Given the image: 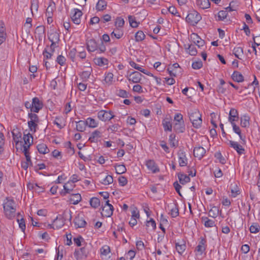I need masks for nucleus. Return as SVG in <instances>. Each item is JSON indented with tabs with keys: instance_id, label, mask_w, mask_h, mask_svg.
<instances>
[{
	"instance_id": "obj_62",
	"label": "nucleus",
	"mask_w": 260,
	"mask_h": 260,
	"mask_svg": "<svg viewBox=\"0 0 260 260\" xmlns=\"http://www.w3.org/2000/svg\"><path fill=\"white\" fill-rule=\"evenodd\" d=\"M117 94L120 97L126 98L128 97V94L126 90L123 89H119V90H118Z\"/></svg>"
},
{
	"instance_id": "obj_11",
	"label": "nucleus",
	"mask_w": 260,
	"mask_h": 260,
	"mask_svg": "<svg viewBox=\"0 0 260 260\" xmlns=\"http://www.w3.org/2000/svg\"><path fill=\"white\" fill-rule=\"evenodd\" d=\"M178 161L180 167H185L187 165V158L185 153L183 150H180L178 152Z\"/></svg>"
},
{
	"instance_id": "obj_2",
	"label": "nucleus",
	"mask_w": 260,
	"mask_h": 260,
	"mask_svg": "<svg viewBox=\"0 0 260 260\" xmlns=\"http://www.w3.org/2000/svg\"><path fill=\"white\" fill-rule=\"evenodd\" d=\"M174 120L175 121L173 126L174 131L179 133H183L185 130L183 115L180 113L176 114Z\"/></svg>"
},
{
	"instance_id": "obj_30",
	"label": "nucleus",
	"mask_w": 260,
	"mask_h": 260,
	"mask_svg": "<svg viewBox=\"0 0 260 260\" xmlns=\"http://www.w3.org/2000/svg\"><path fill=\"white\" fill-rule=\"evenodd\" d=\"M53 222L56 229H60L64 225V221L62 218L58 216L53 220Z\"/></svg>"
},
{
	"instance_id": "obj_37",
	"label": "nucleus",
	"mask_w": 260,
	"mask_h": 260,
	"mask_svg": "<svg viewBox=\"0 0 260 260\" xmlns=\"http://www.w3.org/2000/svg\"><path fill=\"white\" fill-rule=\"evenodd\" d=\"M94 62L98 66H103L108 64V60L105 58L99 57L95 58L94 59Z\"/></svg>"
},
{
	"instance_id": "obj_53",
	"label": "nucleus",
	"mask_w": 260,
	"mask_h": 260,
	"mask_svg": "<svg viewBox=\"0 0 260 260\" xmlns=\"http://www.w3.org/2000/svg\"><path fill=\"white\" fill-rule=\"evenodd\" d=\"M260 226L257 223H253L250 227V231L252 233H257L259 231Z\"/></svg>"
},
{
	"instance_id": "obj_28",
	"label": "nucleus",
	"mask_w": 260,
	"mask_h": 260,
	"mask_svg": "<svg viewBox=\"0 0 260 260\" xmlns=\"http://www.w3.org/2000/svg\"><path fill=\"white\" fill-rule=\"evenodd\" d=\"M178 177L180 183L182 184H184L187 182H189L190 180L188 176L182 173H179L178 174Z\"/></svg>"
},
{
	"instance_id": "obj_36",
	"label": "nucleus",
	"mask_w": 260,
	"mask_h": 260,
	"mask_svg": "<svg viewBox=\"0 0 260 260\" xmlns=\"http://www.w3.org/2000/svg\"><path fill=\"white\" fill-rule=\"evenodd\" d=\"M220 84L217 87V91L220 94H224L225 92L226 88L223 87L225 82L222 79H220Z\"/></svg>"
},
{
	"instance_id": "obj_51",
	"label": "nucleus",
	"mask_w": 260,
	"mask_h": 260,
	"mask_svg": "<svg viewBox=\"0 0 260 260\" xmlns=\"http://www.w3.org/2000/svg\"><path fill=\"white\" fill-rule=\"evenodd\" d=\"M128 18L129 24L132 27L136 28L138 26L139 23L136 21L134 16L129 15Z\"/></svg>"
},
{
	"instance_id": "obj_32",
	"label": "nucleus",
	"mask_w": 260,
	"mask_h": 260,
	"mask_svg": "<svg viewBox=\"0 0 260 260\" xmlns=\"http://www.w3.org/2000/svg\"><path fill=\"white\" fill-rule=\"evenodd\" d=\"M92 72V68L91 67H88L85 71H83L80 74L82 79L87 80L89 78L91 73Z\"/></svg>"
},
{
	"instance_id": "obj_40",
	"label": "nucleus",
	"mask_w": 260,
	"mask_h": 260,
	"mask_svg": "<svg viewBox=\"0 0 260 260\" xmlns=\"http://www.w3.org/2000/svg\"><path fill=\"white\" fill-rule=\"evenodd\" d=\"M107 7V2L104 0H99L98 2L96 8L98 11H103Z\"/></svg>"
},
{
	"instance_id": "obj_35",
	"label": "nucleus",
	"mask_w": 260,
	"mask_h": 260,
	"mask_svg": "<svg viewBox=\"0 0 260 260\" xmlns=\"http://www.w3.org/2000/svg\"><path fill=\"white\" fill-rule=\"evenodd\" d=\"M90 204L92 208L96 209L100 206V201L98 198L93 197L90 200Z\"/></svg>"
},
{
	"instance_id": "obj_59",
	"label": "nucleus",
	"mask_w": 260,
	"mask_h": 260,
	"mask_svg": "<svg viewBox=\"0 0 260 260\" xmlns=\"http://www.w3.org/2000/svg\"><path fill=\"white\" fill-rule=\"evenodd\" d=\"M56 61L60 66H63L66 61V58L62 55H59L56 58Z\"/></svg>"
},
{
	"instance_id": "obj_9",
	"label": "nucleus",
	"mask_w": 260,
	"mask_h": 260,
	"mask_svg": "<svg viewBox=\"0 0 260 260\" xmlns=\"http://www.w3.org/2000/svg\"><path fill=\"white\" fill-rule=\"evenodd\" d=\"M71 19L73 22L76 24H79L81 22V17L82 15L81 11L78 9H74L72 12Z\"/></svg>"
},
{
	"instance_id": "obj_55",
	"label": "nucleus",
	"mask_w": 260,
	"mask_h": 260,
	"mask_svg": "<svg viewBox=\"0 0 260 260\" xmlns=\"http://www.w3.org/2000/svg\"><path fill=\"white\" fill-rule=\"evenodd\" d=\"M37 122L29 120L28 121V126L31 132H35L38 125Z\"/></svg>"
},
{
	"instance_id": "obj_57",
	"label": "nucleus",
	"mask_w": 260,
	"mask_h": 260,
	"mask_svg": "<svg viewBox=\"0 0 260 260\" xmlns=\"http://www.w3.org/2000/svg\"><path fill=\"white\" fill-rule=\"evenodd\" d=\"M218 19L219 20H223L224 19L226 18L228 15V12L227 11L222 10L218 12Z\"/></svg>"
},
{
	"instance_id": "obj_54",
	"label": "nucleus",
	"mask_w": 260,
	"mask_h": 260,
	"mask_svg": "<svg viewBox=\"0 0 260 260\" xmlns=\"http://www.w3.org/2000/svg\"><path fill=\"white\" fill-rule=\"evenodd\" d=\"M55 8V4H50L46 9V16H52L53 11Z\"/></svg>"
},
{
	"instance_id": "obj_8",
	"label": "nucleus",
	"mask_w": 260,
	"mask_h": 260,
	"mask_svg": "<svg viewBox=\"0 0 260 260\" xmlns=\"http://www.w3.org/2000/svg\"><path fill=\"white\" fill-rule=\"evenodd\" d=\"M31 112L38 113L43 108V103L37 97L32 99Z\"/></svg>"
},
{
	"instance_id": "obj_41",
	"label": "nucleus",
	"mask_w": 260,
	"mask_h": 260,
	"mask_svg": "<svg viewBox=\"0 0 260 260\" xmlns=\"http://www.w3.org/2000/svg\"><path fill=\"white\" fill-rule=\"evenodd\" d=\"M123 35V33L121 29H118V28H116L111 34V36L112 38L115 37L117 39H120L122 37Z\"/></svg>"
},
{
	"instance_id": "obj_16",
	"label": "nucleus",
	"mask_w": 260,
	"mask_h": 260,
	"mask_svg": "<svg viewBox=\"0 0 260 260\" xmlns=\"http://www.w3.org/2000/svg\"><path fill=\"white\" fill-rule=\"evenodd\" d=\"M206 153V150L201 146L196 147L193 150V155L196 157L201 159Z\"/></svg>"
},
{
	"instance_id": "obj_27",
	"label": "nucleus",
	"mask_w": 260,
	"mask_h": 260,
	"mask_svg": "<svg viewBox=\"0 0 260 260\" xmlns=\"http://www.w3.org/2000/svg\"><path fill=\"white\" fill-rule=\"evenodd\" d=\"M232 77L235 81L238 82H241L244 81V77L242 74L238 71H234L232 74Z\"/></svg>"
},
{
	"instance_id": "obj_3",
	"label": "nucleus",
	"mask_w": 260,
	"mask_h": 260,
	"mask_svg": "<svg viewBox=\"0 0 260 260\" xmlns=\"http://www.w3.org/2000/svg\"><path fill=\"white\" fill-rule=\"evenodd\" d=\"M202 19L201 15L197 11H190L186 17V22L191 25H196Z\"/></svg>"
},
{
	"instance_id": "obj_46",
	"label": "nucleus",
	"mask_w": 260,
	"mask_h": 260,
	"mask_svg": "<svg viewBox=\"0 0 260 260\" xmlns=\"http://www.w3.org/2000/svg\"><path fill=\"white\" fill-rule=\"evenodd\" d=\"M86 122L80 120L77 122L76 129L79 132H83L85 129Z\"/></svg>"
},
{
	"instance_id": "obj_49",
	"label": "nucleus",
	"mask_w": 260,
	"mask_h": 260,
	"mask_svg": "<svg viewBox=\"0 0 260 260\" xmlns=\"http://www.w3.org/2000/svg\"><path fill=\"white\" fill-rule=\"evenodd\" d=\"M232 196L234 198H235L238 194L240 193L239 190L238 189V187L237 185L232 184L230 186Z\"/></svg>"
},
{
	"instance_id": "obj_52",
	"label": "nucleus",
	"mask_w": 260,
	"mask_h": 260,
	"mask_svg": "<svg viewBox=\"0 0 260 260\" xmlns=\"http://www.w3.org/2000/svg\"><path fill=\"white\" fill-rule=\"evenodd\" d=\"M145 35L142 31H138L135 35V39L137 42L142 41L145 39Z\"/></svg>"
},
{
	"instance_id": "obj_24",
	"label": "nucleus",
	"mask_w": 260,
	"mask_h": 260,
	"mask_svg": "<svg viewBox=\"0 0 260 260\" xmlns=\"http://www.w3.org/2000/svg\"><path fill=\"white\" fill-rule=\"evenodd\" d=\"M113 78L114 75L112 73H106L104 83L108 86L112 85L113 82Z\"/></svg>"
},
{
	"instance_id": "obj_34",
	"label": "nucleus",
	"mask_w": 260,
	"mask_h": 260,
	"mask_svg": "<svg viewBox=\"0 0 260 260\" xmlns=\"http://www.w3.org/2000/svg\"><path fill=\"white\" fill-rule=\"evenodd\" d=\"M86 124L90 127L94 128L98 126V122L92 118H88L86 120Z\"/></svg>"
},
{
	"instance_id": "obj_12",
	"label": "nucleus",
	"mask_w": 260,
	"mask_h": 260,
	"mask_svg": "<svg viewBox=\"0 0 260 260\" xmlns=\"http://www.w3.org/2000/svg\"><path fill=\"white\" fill-rule=\"evenodd\" d=\"M102 133L99 130H95L90 135L88 141L91 143H97L102 138Z\"/></svg>"
},
{
	"instance_id": "obj_18",
	"label": "nucleus",
	"mask_w": 260,
	"mask_h": 260,
	"mask_svg": "<svg viewBox=\"0 0 260 260\" xmlns=\"http://www.w3.org/2000/svg\"><path fill=\"white\" fill-rule=\"evenodd\" d=\"M74 222L77 228H84L86 224V222L84 218L79 215L75 217Z\"/></svg>"
},
{
	"instance_id": "obj_42",
	"label": "nucleus",
	"mask_w": 260,
	"mask_h": 260,
	"mask_svg": "<svg viewBox=\"0 0 260 260\" xmlns=\"http://www.w3.org/2000/svg\"><path fill=\"white\" fill-rule=\"evenodd\" d=\"M115 168L116 173L118 174L124 173L126 171V169L123 165H116Z\"/></svg>"
},
{
	"instance_id": "obj_1",
	"label": "nucleus",
	"mask_w": 260,
	"mask_h": 260,
	"mask_svg": "<svg viewBox=\"0 0 260 260\" xmlns=\"http://www.w3.org/2000/svg\"><path fill=\"white\" fill-rule=\"evenodd\" d=\"M4 212L6 217L9 219H13L16 216V208L14 201L7 198L3 203Z\"/></svg>"
},
{
	"instance_id": "obj_17",
	"label": "nucleus",
	"mask_w": 260,
	"mask_h": 260,
	"mask_svg": "<svg viewBox=\"0 0 260 260\" xmlns=\"http://www.w3.org/2000/svg\"><path fill=\"white\" fill-rule=\"evenodd\" d=\"M229 144L232 148H233L239 154H243L244 152V149L243 147L238 144V142L233 141H230Z\"/></svg>"
},
{
	"instance_id": "obj_25",
	"label": "nucleus",
	"mask_w": 260,
	"mask_h": 260,
	"mask_svg": "<svg viewBox=\"0 0 260 260\" xmlns=\"http://www.w3.org/2000/svg\"><path fill=\"white\" fill-rule=\"evenodd\" d=\"M48 39L50 42H58L59 35L55 31H52L48 34Z\"/></svg>"
},
{
	"instance_id": "obj_20",
	"label": "nucleus",
	"mask_w": 260,
	"mask_h": 260,
	"mask_svg": "<svg viewBox=\"0 0 260 260\" xmlns=\"http://www.w3.org/2000/svg\"><path fill=\"white\" fill-rule=\"evenodd\" d=\"M179 68L178 63H175L173 64H170L168 68V71L171 76L175 77L177 74V70Z\"/></svg>"
},
{
	"instance_id": "obj_56",
	"label": "nucleus",
	"mask_w": 260,
	"mask_h": 260,
	"mask_svg": "<svg viewBox=\"0 0 260 260\" xmlns=\"http://www.w3.org/2000/svg\"><path fill=\"white\" fill-rule=\"evenodd\" d=\"M110 252V247L108 245H105L101 248V253L102 255H107Z\"/></svg>"
},
{
	"instance_id": "obj_4",
	"label": "nucleus",
	"mask_w": 260,
	"mask_h": 260,
	"mask_svg": "<svg viewBox=\"0 0 260 260\" xmlns=\"http://www.w3.org/2000/svg\"><path fill=\"white\" fill-rule=\"evenodd\" d=\"M190 120L192 122L194 127L198 128L201 126L202 120L201 114L199 111L196 110L190 114L189 116Z\"/></svg>"
},
{
	"instance_id": "obj_33",
	"label": "nucleus",
	"mask_w": 260,
	"mask_h": 260,
	"mask_svg": "<svg viewBox=\"0 0 260 260\" xmlns=\"http://www.w3.org/2000/svg\"><path fill=\"white\" fill-rule=\"evenodd\" d=\"M249 117L247 115H244L241 117V125L243 127H246L249 125Z\"/></svg>"
},
{
	"instance_id": "obj_10",
	"label": "nucleus",
	"mask_w": 260,
	"mask_h": 260,
	"mask_svg": "<svg viewBox=\"0 0 260 260\" xmlns=\"http://www.w3.org/2000/svg\"><path fill=\"white\" fill-rule=\"evenodd\" d=\"M206 240L204 238H201L198 245L196 248L198 255H202L206 249Z\"/></svg>"
},
{
	"instance_id": "obj_43",
	"label": "nucleus",
	"mask_w": 260,
	"mask_h": 260,
	"mask_svg": "<svg viewBox=\"0 0 260 260\" xmlns=\"http://www.w3.org/2000/svg\"><path fill=\"white\" fill-rule=\"evenodd\" d=\"M231 124L233 126V129L234 132L239 136V137L241 140L244 141L245 138H243V137L241 135V129H240L239 126H237L235 122L232 123H231Z\"/></svg>"
},
{
	"instance_id": "obj_21",
	"label": "nucleus",
	"mask_w": 260,
	"mask_h": 260,
	"mask_svg": "<svg viewBox=\"0 0 260 260\" xmlns=\"http://www.w3.org/2000/svg\"><path fill=\"white\" fill-rule=\"evenodd\" d=\"M201 220L202 222H204V224L206 228H212L215 226V221L212 219H209L207 217H202Z\"/></svg>"
},
{
	"instance_id": "obj_38",
	"label": "nucleus",
	"mask_w": 260,
	"mask_h": 260,
	"mask_svg": "<svg viewBox=\"0 0 260 260\" xmlns=\"http://www.w3.org/2000/svg\"><path fill=\"white\" fill-rule=\"evenodd\" d=\"M233 54L235 55L236 57L241 59L240 56L243 54V48L240 47H235L233 49Z\"/></svg>"
},
{
	"instance_id": "obj_7",
	"label": "nucleus",
	"mask_w": 260,
	"mask_h": 260,
	"mask_svg": "<svg viewBox=\"0 0 260 260\" xmlns=\"http://www.w3.org/2000/svg\"><path fill=\"white\" fill-rule=\"evenodd\" d=\"M142 75L139 72L135 71L127 75L128 80L133 83H140Z\"/></svg>"
},
{
	"instance_id": "obj_50",
	"label": "nucleus",
	"mask_w": 260,
	"mask_h": 260,
	"mask_svg": "<svg viewBox=\"0 0 260 260\" xmlns=\"http://www.w3.org/2000/svg\"><path fill=\"white\" fill-rule=\"evenodd\" d=\"M146 225L148 228H150V230L151 231H154L156 229L155 222L152 218H151L149 220L147 221Z\"/></svg>"
},
{
	"instance_id": "obj_63",
	"label": "nucleus",
	"mask_w": 260,
	"mask_h": 260,
	"mask_svg": "<svg viewBox=\"0 0 260 260\" xmlns=\"http://www.w3.org/2000/svg\"><path fill=\"white\" fill-rule=\"evenodd\" d=\"M215 156L218 159L220 163L224 164L225 163V159L222 156L220 152H217L215 154Z\"/></svg>"
},
{
	"instance_id": "obj_44",
	"label": "nucleus",
	"mask_w": 260,
	"mask_h": 260,
	"mask_svg": "<svg viewBox=\"0 0 260 260\" xmlns=\"http://www.w3.org/2000/svg\"><path fill=\"white\" fill-rule=\"evenodd\" d=\"M53 123L61 129L64 127L65 124L63 122V119L61 117H56L53 121Z\"/></svg>"
},
{
	"instance_id": "obj_22",
	"label": "nucleus",
	"mask_w": 260,
	"mask_h": 260,
	"mask_svg": "<svg viewBox=\"0 0 260 260\" xmlns=\"http://www.w3.org/2000/svg\"><path fill=\"white\" fill-rule=\"evenodd\" d=\"M196 4L202 9L209 8L210 6V3L209 0H197Z\"/></svg>"
},
{
	"instance_id": "obj_64",
	"label": "nucleus",
	"mask_w": 260,
	"mask_h": 260,
	"mask_svg": "<svg viewBox=\"0 0 260 260\" xmlns=\"http://www.w3.org/2000/svg\"><path fill=\"white\" fill-rule=\"evenodd\" d=\"M118 182L121 186H123L127 183V180L124 176H120L118 178Z\"/></svg>"
},
{
	"instance_id": "obj_61",
	"label": "nucleus",
	"mask_w": 260,
	"mask_h": 260,
	"mask_svg": "<svg viewBox=\"0 0 260 260\" xmlns=\"http://www.w3.org/2000/svg\"><path fill=\"white\" fill-rule=\"evenodd\" d=\"M124 24V21L123 18L121 17H117L115 21V25L116 26L121 27Z\"/></svg>"
},
{
	"instance_id": "obj_60",
	"label": "nucleus",
	"mask_w": 260,
	"mask_h": 260,
	"mask_svg": "<svg viewBox=\"0 0 260 260\" xmlns=\"http://www.w3.org/2000/svg\"><path fill=\"white\" fill-rule=\"evenodd\" d=\"M215 211H218V210L215 207H214L213 208L209 210V216L213 218H216L218 215V213Z\"/></svg>"
},
{
	"instance_id": "obj_48",
	"label": "nucleus",
	"mask_w": 260,
	"mask_h": 260,
	"mask_svg": "<svg viewBox=\"0 0 260 260\" xmlns=\"http://www.w3.org/2000/svg\"><path fill=\"white\" fill-rule=\"evenodd\" d=\"M186 248V245L184 243L179 244V243H176V250L179 254H182Z\"/></svg>"
},
{
	"instance_id": "obj_14",
	"label": "nucleus",
	"mask_w": 260,
	"mask_h": 260,
	"mask_svg": "<svg viewBox=\"0 0 260 260\" xmlns=\"http://www.w3.org/2000/svg\"><path fill=\"white\" fill-rule=\"evenodd\" d=\"M147 168L153 173H155L159 171V169L155 162L153 160H148L146 162Z\"/></svg>"
},
{
	"instance_id": "obj_5",
	"label": "nucleus",
	"mask_w": 260,
	"mask_h": 260,
	"mask_svg": "<svg viewBox=\"0 0 260 260\" xmlns=\"http://www.w3.org/2000/svg\"><path fill=\"white\" fill-rule=\"evenodd\" d=\"M98 117L101 120L106 121L114 118V115L111 111L101 110L98 113Z\"/></svg>"
},
{
	"instance_id": "obj_31",
	"label": "nucleus",
	"mask_w": 260,
	"mask_h": 260,
	"mask_svg": "<svg viewBox=\"0 0 260 260\" xmlns=\"http://www.w3.org/2000/svg\"><path fill=\"white\" fill-rule=\"evenodd\" d=\"M23 140L24 142L23 145H29V147H30L32 143L33 138L30 134H24L23 136Z\"/></svg>"
},
{
	"instance_id": "obj_23",
	"label": "nucleus",
	"mask_w": 260,
	"mask_h": 260,
	"mask_svg": "<svg viewBox=\"0 0 260 260\" xmlns=\"http://www.w3.org/2000/svg\"><path fill=\"white\" fill-rule=\"evenodd\" d=\"M162 125L165 131L171 132L172 131V124L171 119L168 118H166L162 121Z\"/></svg>"
},
{
	"instance_id": "obj_6",
	"label": "nucleus",
	"mask_w": 260,
	"mask_h": 260,
	"mask_svg": "<svg viewBox=\"0 0 260 260\" xmlns=\"http://www.w3.org/2000/svg\"><path fill=\"white\" fill-rule=\"evenodd\" d=\"M113 207L109 203V201H107L104 206H102V215L105 217H110L113 214Z\"/></svg>"
},
{
	"instance_id": "obj_58",
	"label": "nucleus",
	"mask_w": 260,
	"mask_h": 260,
	"mask_svg": "<svg viewBox=\"0 0 260 260\" xmlns=\"http://www.w3.org/2000/svg\"><path fill=\"white\" fill-rule=\"evenodd\" d=\"M70 183V181H69L67 183L63 185V189L64 190V192L62 193L63 195H65L67 193H69L73 189V186L70 187V186H68L69 184Z\"/></svg>"
},
{
	"instance_id": "obj_45",
	"label": "nucleus",
	"mask_w": 260,
	"mask_h": 260,
	"mask_svg": "<svg viewBox=\"0 0 260 260\" xmlns=\"http://www.w3.org/2000/svg\"><path fill=\"white\" fill-rule=\"evenodd\" d=\"M113 182V177L111 175H107L106 177L103 179L101 183L105 185H109L112 184Z\"/></svg>"
},
{
	"instance_id": "obj_19",
	"label": "nucleus",
	"mask_w": 260,
	"mask_h": 260,
	"mask_svg": "<svg viewBox=\"0 0 260 260\" xmlns=\"http://www.w3.org/2000/svg\"><path fill=\"white\" fill-rule=\"evenodd\" d=\"M87 49L89 52H93L98 49V45L93 39L88 40L87 43Z\"/></svg>"
},
{
	"instance_id": "obj_13",
	"label": "nucleus",
	"mask_w": 260,
	"mask_h": 260,
	"mask_svg": "<svg viewBox=\"0 0 260 260\" xmlns=\"http://www.w3.org/2000/svg\"><path fill=\"white\" fill-rule=\"evenodd\" d=\"M238 120L239 114L238 111L234 108H232L229 113V121L231 123H232L238 121Z\"/></svg>"
},
{
	"instance_id": "obj_47",
	"label": "nucleus",
	"mask_w": 260,
	"mask_h": 260,
	"mask_svg": "<svg viewBox=\"0 0 260 260\" xmlns=\"http://www.w3.org/2000/svg\"><path fill=\"white\" fill-rule=\"evenodd\" d=\"M170 214L173 218L176 217L179 215V209L177 204H174V207L172 208L170 211Z\"/></svg>"
},
{
	"instance_id": "obj_26",
	"label": "nucleus",
	"mask_w": 260,
	"mask_h": 260,
	"mask_svg": "<svg viewBox=\"0 0 260 260\" xmlns=\"http://www.w3.org/2000/svg\"><path fill=\"white\" fill-rule=\"evenodd\" d=\"M81 200V196L79 193L73 194L71 196L70 201L74 205L78 204Z\"/></svg>"
},
{
	"instance_id": "obj_39",
	"label": "nucleus",
	"mask_w": 260,
	"mask_h": 260,
	"mask_svg": "<svg viewBox=\"0 0 260 260\" xmlns=\"http://www.w3.org/2000/svg\"><path fill=\"white\" fill-rule=\"evenodd\" d=\"M20 216V214L19 213L17 214V221L19 224V226L22 230V231L24 232L25 230V223L24 220L23 218H19Z\"/></svg>"
},
{
	"instance_id": "obj_15",
	"label": "nucleus",
	"mask_w": 260,
	"mask_h": 260,
	"mask_svg": "<svg viewBox=\"0 0 260 260\" xmlns=\"http://www.w3.org/2000/svg\"><path fill=\"white\" fill-rule=\"evenodd\" d=\"M191 39L194 44L199 47H202L205 44V42L197 34L193 33L191 35Z\"/></svg>"
},
{
	"instance_id": "obj_29",
	"label": "nucleus",
	"mask_w": 260,
	"mask_h": 260,
	"mask_svg": "<svg viewBox=\"0 0 260 260\" xmlns=\"http://www.w3.org/2000/svg\"><path fill=\"white\" fill-rule=\"evenodd\" d=\"M37 149L39 153L42 154H46L49 152V149L47 145L44 143L39 144L37 146Z\"/></svg>"
}]
</instances>
